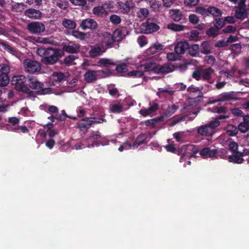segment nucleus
Instances as JSON below:
<instances>
[{"label": "nucleus", "mask_w": 249, "mask_h": 249, "mask_svg": "<svg viewBox=\"0 0 249 249\" xmlns=\"http://www.w3.org/2000/svg\"><path fill=\"white\" fill-rule=\"evenodd\" d=\"M29 87L33 89L37 90V95H45L51 93L52 89L51 88H44L43 83L39 82L36 77L29 76L28 80Z\"/></svg>", "instance_id": "1"}, {"label": "nucleus", "mask_w": 249, "mask_h": 249, "mask_svg": "<svg viewBox=\"0 0 249 249\" xmlns=\"http://www.w3.org/2000/svg\"><path fill=\"white\" fill-rule=\"evenodd\" d=\"M141 29L146 34H152L160 29V26L156 23L152 22L150 19L147 20L145 22L142 23Z\"/></svg>", "instance_id": "7"}, {"label": "nucleus", "mask_w": 249, "mask_h": 249, "mask_svg": "<svg viewBox=\"0 0 249 249\" xmlns=\"http://www.w3.org/2000/svg\"><path fill=\"white\" fill-rule=\"evenodd\" d=\"M192 76L196 80L198 81L202 77V70L200 69H196L193 72Z\"/></svg>", "instance_id": "54"}, {"label": "nucleus", "mask_w": 249, "mask_h": 249, "mask_svg": "<svg viewBox=\"0 0 249 249\" xmlns=\"http://www.w3.org/2000/svg\"><path fill=\"white\" fill-rule=\"evenodd\" d=\"M26 78L22 75H15L12 78L13 84L15 85L16 90L22 92L27 86L25 84Z\"/></svg>", "instance_id": "6"}, {"label": "nucleus", "mask_w": 249, "mask_h": 249, "mask_svg": "<svg viewBox=\"0 0 249 249\" xmlns=\"http://www.w3.org/2000/svg\"><path fill=\"white\" fill-rule=\"evenodd\" d=\"M118 4L119 10L123 14L129 13L134 5L131 0H126L125 2L119 1Z\"/></svg>", "instance_id": "15"}, {"label": "nucleus", "mask_w": 249, "mask_h": 249, "mask_svg": "<svg viewBox=\"0 0 249 249\" xmlns=\"http://www.w3.org/2000/svg\"><path fill=\"white\" fill-rule=\"evenodd\" d=\"M187 90L189 93V98L190 99H194L195 102H201L199 99L196 100L197 98L203 96V93L199 88L192 85L187 88Z\"/></svg>", "instance_id": "8"}, {"label": "nucleus", "mask_w": 249, "mask_h": 249, "mask_svg": "<svg viewBox=\"0 0 249 249\" xmlns=\"http://www.w3.org/2000/svg\"><path fill=\"white\" fill-rule=\"evenodd\" d=\"M98 63L100 66L102 67H108L110 66L116 65V63L111 59L107 58H101L98 61Z\"/></svg>", "instance_id": "34"}, {"label": "nucleus", "mask_w": 249, "mask_h": 249, "mask_svg": "<svg viewBox=\"0 0 249 249\" xmlns=\"http://www.w3.org/2000/svg\"><path fill=\"white\" fill-rule=\"evenodd\" d=\"M110 111L114 113H120L123 111V107L119 104H114L110 107Z\"/></svg>", "instance_id": "46"}, {"label": "nucleus", "mask_w": 249, "mask_h": 249, "mask_svg": "<svg viewBox=\"0 0 249 249\" xmlns=\"http://www.w3.org/2000/svg\"><path fill=\"white\" fill-rule=\"evenodd\" d=\"M53 76L56 82H61L65 78V75L62 72H54Z\"/></svg>", "instance_id": "50"}, {"label": "nucleus", "mask_w": 249, "mask_h": 249, "mask_svg": "<svg viewBox=\"0 0 249 249\" xmlns=\"http://www.w3.org/2000/svg\"><path fill=\"white\" fill-rule=\"evenodd\" d=\"M234 17L238 19L241 20L248 18V12L245 7L242 5V3H239V6L235 10Z\"/></svg>", "instance_id": "14"}, {"label": "nucleus", "mask_w": 249, "mask_h": 249, "mask_svg": "<svg viewBox=\"0 0 249 249\" xmlns=\"http://www.w3.org/2000/svg\"><path fill=\"white\" fill-rule=\"evenodd\" d=\"M23 65L25 70L30 73L38 72L41 70L39 63L31 59H26L24 61Z\"/></svg>", "instance_id": "4"}, {"label": "nucleus", "mask_w": 249, "mask_h": 249, "mask_svg": "<svg viewBox=\"0 0 249 249\" xmlns=\"http://www.w3.org/2000/svg\"><path fill=\"white\" fill-rule=\"evenodd\" d=\"M179 108V106L177 104H173L171 106H168L165 110L164 113L167 117L171 116Z\"/></svg>", "instance_id": "35"}, {"label": "nucleus", "mask_w": 249, "mask_h": 249, "mask_svg": "<svg viewBox=\"0 0 249 249\" xmlns=\"http://www.w3.org/2000/svg\"><path fill=\"white\" fill-rule=\"evenodd\" d=\"M238 128L242 133L247 132L249 131V124H247L242 122L239 124Z\"/></svg>", "instance_id": "53"}, {"label": "nucleus", "mask_w": 249, "mask_h": 249, "mask_svg": "<svg viewBox=\"0 0 249 249\" xmlns=\"http://www.w3.org/2000/svg\"><path fill=\"white\" fill-rule=\"evenodd\" d=\"M115 70L118 73H124L127 71V65L124 63L118 65L116 67Z\"/></svg>", "instance_id": "48"}, {"label": "nucleus", "mask_w": 249, "mask_h": 249, "mask_svg": "<svg viewBox=\"0 0 249 249\" xmlns=\"http://www.w3.org/2000/svg\"><path fill=\"white\" fill-rule=\"evenodd\" d=\"M175 66L170 63H164L162 65H158L156 74H166L173 72L175 70Z\"/></svg>", "instance_id": "12"}, {"label": "nucleus", "mask_w": 249, "mask_h": 249, "mask_svg": "<svg viewBox=\"0 0 249 249\" xmlns=\"http://www.w3.org/2000/svg\"><path fill=\"white\" fill-rule=\"evenodd\" d=\"M208 8H206L203 6H197L196 8L195 12L198 14L206 17H208Z\"/></svg>", "instance_id": "45"}, {"label": "nucleus", "mask_w": 249, "mask_h": 249, "mask_svg": "<svg viewBox=\"0 0 249 249\" xmlns=\"http://www.w3.org/2000/svg\"><path fill=\"white\" fill-rule=\"evenodd\" d=\"M236 28L235 26L231 25H228L224 28L222 32L224 33H233L235 32Z\"/></svg>", "instance_id": "64"}, {"label": "nucleus", "mask_w": 249, "mask_h": 249, "mask_svg": "<svg viewBox=\"0 0 249 249\" xmlns=\"http://www.w3.org/2000/svg\"><path fill=\"white\" fill-rule=\"evenodd\" d=\"M137 16L140 18H145L147 17L149 12L147 9L145 8H142L140 9L138 12H137Z\"/></svg>", "instance_id": "47"}, {"label": "nucleus", "mask_w": 249, "mask_h": 249, "mask_svg": "<svg viewBox=\"0 0 249 249\" xmlns=\"http://www.w3.org/2000/svg\"><path fill=\"white\" fill-rule=\"evenodd\" d=\"M214 72V70L211 68L205 70H202V77L203 80H210L211 79V74Z\"/></svg>", "instance_id": "38"}, {"label": "nucleus", "mask_w": 249, "mask_h": 249, "mask_svg": "<svg viewBox=\"0 0 249 249\" xmlns=\"http://www.w3.org/2000/svg\"><path fill=\"white\" fill-rule=\"evenodd\" d=\"M76 58V57L74 55H69L64 58V63L67 66H71Z\"/></svg>", "instance_id": "59"}, {"label": "nucleus", "mask_w": 249, "mask_h": 249, "mask_svg": "<svg viewBox=\"0 0 249 249\" xmlns=\"http://www.w3.org/2000/svg\"><path fill=\"white\" fill-rule=\"evenodd\" d=\"M236 100L237 98L234 96V94L233 92L223 93L219 95L218 98V101H220V102Z\"/></svg>", "instance_id": "24"}, {"label": "nucleus", "mask_w": 249, "mask_h": 249, "mask_svg": "<svg viewBox=\"0 0 249 249\" xmlns=\"http://www.w3.org/2000/svg\"><path fill=\"white\" fill-rule=\"evenodd\" d=\"M158 65L155 62L149 61L141 65L138 67V69L142 70L144 71H152L154 73H156V71H157Z\"/></svg>", "instance_id": "19"}, {"label": "nucleus", "mask_w": 249, "mask_h": 249, "mask_svg": "<svg viewBox=\"0 0 249 249\" xmlns=\"http://www.w3.org/2000/svg\"><path fill=\"white\" fill-rule=\"evenodd\" d=\"M227 111V108L225 107H215L213 108V112L218 114H225Z\"/></svg>", "instance_id": "61"}, {"label": "nucleus", "mask_w": 249, "mask_h": 249, "mask_svg": "<svg viewBox=\"0 0 249 249\" xmlns=\"http://www.w3.org/2000/svg\"><path fill=\"white\" fill-rule=\"evenodd\" d=\"M219 125V121L217 120L212 121L205 125L198 127L197 129V133L201 136H212L214 132V129Z\"/></svg>", "instance_id": "2"}, {"label": "nucleus", "mask_w": 249, "mask_h": 249, "mask_svg": "<svg viewBox=\"0 0 249 249\" xmlns=\"http://www.w3.org/2000/svg\"><path fill=\"white\" fill-rule=\"evenodd\" d=\"M9 82V77L8 74L0 73V86L5 87Z\"/></svg>", "instance_id": "43"}, {"label": "nucleus", "mask_w": 249, "mask_h": 249, "mask_svg": "<svg viewBox=\"0 0 249 249\" xmlns=\"http://www.w3.org/2000/svg\"><path fill=\"white\" fill-rule=\"evenodd\" d=\"M97 72L100 73L99 75L101 76V77H106L108 75L107 71L103 70L96 71L89 70L84 75L85 81L88 83H91L96 81L97 80Z\"/></svg>", "instance_id": "3"}, {"label": "nucleus", "mask_w": 249, "mask_h": 249, "mask_svg": "<svg viewBox=\"0 0 249 249\" xmlns=\"http://www.w3.org/2000/svg\"><path fill=\"white\" fill-rule=\"evenodd\" d=\"M92 12L95 15L101 17L108 14L107 11L103 5L94 7L92 9Z\"/></svg>", "instance_id": "30"}, {"label": "nucleus", "mask_w": 249, "mask_h": 249, "mask_svg": "<svg viewBox=\"0 0 249 249\" xmlns=\"http://www.w3.org/2000/svg\"><path fill=\"white\" fill-rule=\"evenodd\" d=\"M127 74L129 77H141L143 76L144 73L142 70L138 68L136 70L128 72Z\"/></svg>", "instance_id": "40"}, {"label": "nucleus", "mask_w": 249, "mask_h": 249, "mask_svg": "<svg viewBox=\"0 0 249 249\" xmlns=\"http://www.w3.org/2000/svg\"><path fill=\"white\" fill-rule=\"evenodd\" d=\"M159 108V105L158 103H154L150 107L146 108H142L140 110L139 113L143 117L147 116H151L154 114Z\"/></svg>", "instance_id": "16"}, {"label": "nucleus", "mask_w": 249, "mask_h": 249, "mask_svg": "<svg viewBox=\"0 0 249 249\" xmlns=\"http://www.w3.org/2000/svg\"><path fill=\"white\" fill-rule=\"evenodd\" d=\"M91 122L90 117H85L77 123V127L83 133L86 134L92 126Z\"/></svg>", "instance_id": "10"}, {"label": "nucleus", "mask_w": 249, "mask_h": 249, "mask_svg": "<svg viewBox=\"0 0 249 249\" xmlns=\"http://www.w3.org/2000/svg\"><path fill=\"white\" fill-rule=\"evenodd\" d=\"M162 49L163 46L161 44H154L146 50V53L148 54H154Z\"/></svg>", "instance_id": "33"}, {"label": "nucleus", "mask_w": 249, "mask_h": 249, "mask_svg": "<svg viewBox=\"0 0 249 249\" xmlns=\"http://www.w3.org/2000/svg\"><path fill=\"white\" fill-rule=\"evenodd\" d=\"M80 26L84 30L87 29L93 30L97 28L98 24L93 19L88 18L82 20Z\"/></svg>", "instance_id": "11"}, {"label": "nucleus", "mask_w": 249, "mask_h": 249, "mask_svg": "<svg viewBox=\"0 0 249 249\" xmlns=\"http://www.w3.org/2000/svg\"><path fill=\"white\" fill-rule=\"evenodd\" d=\"M199 52L204 54H209L212 53L211 47L209 42L204 41L199 47Z\"/></svg>", "instance_id": "29"}, {"label": "nucleus", "mask_w": 249, "mask_h": 249, "mask_svg": "<svg viewBox=\"0 0 249 249\" xmlns=\"http://www.w3.org/2000/svg\"><path fill=\"white\" fill-rule=\"evenodd\" d=\"M188 48V43L186 41H180L178 42L175 47V52L179 54H182L185 53V51Z\"/></svg>", "instance_id": "20"}, {"label": "nucleus", "mask_w": 249, "mask_h": 249, "mask_svg": "<svg viewBox=\"0 0 249 249\" xmlns=\"http://www.w3.org/2000/svg\"><path fill=\"white\" fill-rule=\"evenodd\" d=\"M150 6L153 11L157 12L160 10L161 7V3H159L156 0L150 1Z\"/></svg>", "instance_id": "55"}, {"label": "nucleus", "mask_w": 249, "mask_h": 249, "mask_svg": "<svg viewBox=\"0 0 249 249\" xmlns=\"http://www.w3.org/2000/svg\"><path fill=\"white\" fill-rule=\"evenodd\" d=\"M72 35L75 37L79 38L81 40L84 39L86 36L85 33L76 30L73 31L72 32Z\"/></svg>", "instance_id": "52"}, {"label": "nucleus", "mask_w": 249, "mask_h": 249, "mask_svg": "<svg viewBox=\"0 0 249 249\" xmlns=\"http://www.w3.org/2000/svg\"><path fill=\"white\" fill-rule=\"evenodd\" d=\"M27 29L30 33L36 35L44 32L45 27L41 22L33 21L27 24Z\"/></svg>", "instance_id": "5"}, {"label": "nucleus", "mask_w": 249, "mask_h": 249, "mask_svg": "<svg viewBox=\"0 0 249 249\" xmlns=\"http://www.w3.org/2000/svg\"><path fill=\"white\" fill-rule=\"evenodd\" d=\"M199 2V0H184L185 5L190 8L197 5Z\"/></svg>", "instance_id": "56"}, {"label": "nucleus", "mask_w": 249, "mask_h": 249, "mask_svg": "<svg viewBox=\"0 0 249 249\" xmlns=\"http://www.w3.org/2000/svg\"><path fill=\"white\" fill-rule=\"evenodd\" d=\"M174 92V90H169L167 89H159L157 94L160 97L164 95V93H168L170 95H173Z\"/></svg>", "instance_id": "60"}, {"label": "nucleus", "mask_w": 249, "mask_h": 249, "mask_svg": "<svg viewBox=\"0 0 249 249\" xmlns=\"http://www.w3.org/2000/svg\"><path fill=\"white\" fill-rule=\"evenodd\" d=\"M37 53L39 54H43V57H49L56 53H60V50L58 49L48 48L47 49H40L37 50Z\"/></svg>", "instance_id": "22"}, {"label": "nucleus", "mask_w": 249, "mask_h": 249, "mask_svg": "<svg viewBox=\"0 0 249 249\" xmlns=\"http://www.w3.org/2000/svg\"><path fill=\"white\" fill-rule=\"evenodd\" d=\"M106 51V49H104L102 46L101 47L95 45L91 48L89 52V54L90 57L94 58L102 55Z\"/></svg>", "instance_id": "21"}, {"label": "nucleus", "mask_w": 249, "mask_h": 249, "mask_svg": "<svg viewBox=\"0 0 249 249\" xmlns=\"http://www.w3.org/2000/svg\"><path fill=\"white\" fill-rule=\"evenodd\" d=\"M59 53H56L49 57H42V62L46 65H53L58 60Z\"/></svg>", "instance_id": "25"}, {"label": "nucleus", "mask_w": 249, "mask_h": 249, "mask_svg": "<svg viewBox=\"0 0 249 249\" xmlns=\"http://www.w3.org/2000/svg\"><path fill=\"white\" fill-rule=\"evenodd\" d=\"M179 57V54L176 53H168L167 54V58L169 61H176L178 59Z\"/></svg>", "instance_id": "63"}, {"label": "nucleus", "mask_w": 249, "mask_h": 249, "mask_svg": "<svg viewBox=\"0 0 249 249\" xmlns=\"http://www.w3.org/2000/svg\"><path fill=\"white\" fill-rule=\"evenodd\" d=\"M186 118V117L185 116H179V117H175L174 118V119L172 120V121L171 122L170 125L171 126H174L175 125H176V124H177L178 123H179L182 121H184Z\"/></svg>", "instance_id": "58"}, {"label": "nucleus", "mask_w": 249, "mask_h": 249, "mask_svg": "<svg viewBox=\"0 0 249 249\" xmlns=\"http://www.w3.org/2000/svg\"><path fill=\"white\" fill-rule=\"evenodd\" d=\"M109 19L114 25H118L121 22V18L116 15H111L109 17Z\"/></svg>", "instance_id": "51"}, {"label": "nucleus", "mask_w": 249, "mask_h": 249, "mask_svg": "<svg viewBox=\"0 0 249 249\" xmlns=\"http://www.w3.org/2000/svg\"><path fill=\"white\" fill-rule=\"evenodd\" d=\"M137 41L140 46L141 47L144 46L148 43L147 37L143 35L139 36L138 38Z\"/></svg>", "instance_id": "57"}, {"label": "nucleus", "mask_w": 249, "mask_h": 249, "mask_svg": "<svg viewBox=\"0 0 249 249\" xmlns=\"http://www.w3.org/2000/svg\"><path fill=\"white\" fill-rule=\"evenodd\" d=\"M167 28L175 32H179L183 31L185 26L179 24L171 23L167 25Z\"/></svg>", "instance_id": "37"}, {"label": "nucleus", "mask_w": 249, "mask_h": 249, "mask_svg": "<svg viewBox=\"0 0 249 249\" xmlns=\"http://www.w3.org/2000/svg\"><path fill=\"white\" fill-rule=\"evenodd\" d=\"M187 50H188L189 54L192 57H196L200 53L199 47L198 45L196 44L191 45L188 44Z\"/></svg>", "instance_id": "28"}, {"label": "nucleus", "mask_w": 249, "mask_h": 249, "mask_svg": "<svg viewBox=\"0 0 249 249\" xmlns=\"http://www.w3.org/2000/svg\"><path fill=\"white\" fill-rule=\"evenodd\" d=\"M62 50L70 53H76L80 52V45L72 42H64L62 44Z\"/></svg>", "instance_id": "9"}, {"label": "nucleus", "mask_w": 249, "mask_h": 249, "mask_svg": "<svg viewBox=\"0 0 249 249\" xmlns=\"http://www.w3.org/2000/svg\"><path fill=\"white\" fill-rule=\"evenodd\" d=\"M105 115V114H102L100 118H97L95 117H90L92 125L95 124H101L104 122L106 123L107 120L104 118Z\"/></svg>", "instance_id": "44"}, {"label": "nucleus", "mask_w": 249, "mask_h": 249, "mask_svg": "<svg viewBox=\"0 0 249 249\" xmlns=\"http://www.w3.org/2000/svg\"><path fill=\"white\" fill-rule=\"evenodd\" d=\"M225 25L224 19L220 18L219 17L216 18L214 19V27L219 30L221 28H223Z\"/></svg>", "instance_id": "42"}, {"label": "nucleus", "mask_w": 249, "mask_h": 249, "mask_svg": "<svg viewBox=\"0 0 249 249\" xmlns=\"http://www.w3.org/2000/svg\"><path fill=\"white\" fill-rule=\"evenodd\" d=\"M174 138L178 142H181L185 138V133L183 131H179L173 134Z\"/></svg>", "instance_id": "49"}, {"label": "nucleus", "mask_w": 249, "mask_h": 249, "mask_svg": "<svg viewBox=\"0 0 249 249\" xmlns=\"http://www.w3.org/2000/svg\"><path fill=\"white\" fill-rule=\"evenodd\" d=\"M111 35L116 42L122 41L124 37L122 31L119 29L115 30Z\"/></svg>", "instance_id": "41"}, {"label": "nucleus", "mask_w": 249, "mask_h": 249, "mask_svg": "<svg viewBox=\"0 0 249 249\" xmlns=\"http://www.w3.org/2000/svg\"><path fill=\"white\" fill-rule=\"evenodd\" d=\"M62 24L65 28L70 30L75 29L76 26V24L74 21L67 18L63 20Z\"/></svg>", "instance_id": "36"}, {"label": "nucleus", "mask_w": 249, "mask_h": 249, "mask_svg": "<svg viewBox=\"0 0 249 249\" xmlns=\"http://www.w3.org/2000/svg\"><path fill=\"white\" fill-rule=\"evenodd\" d=\"M219 34V30L214 27H210L206 32V34L209 37H212L213 38L217 36Z\"/></svg>", "instance_id": "39"}, {"label": "nucleus", "mask_w": 249, "mask_h": 249, "mask_svg": "<svg viewBox=\"0 0 249 249\" xmlns=\"http://www.w3.org/2000/svg\"><path fill=\"white\" fill-rule=\"evenodd\" d=\"M147 138V136L146 134L142 133L139 135L133 145L134 148L137 147L138 146L142 145L144 143H146V140Z\"/></svg>", "instance_id": "27"}, {"label": "nucleus", "mask_w": 249, "mask_h": 249, "mask_svg": "<svg viewBox=\"0 0 249 249\" xmlns=\"http://www.w3.org/2000/svg\"><path fill=\"white\" fill-rule=\"evenodd\" d=\"M103 36L104 38L102 42V46L103 47L104 45H105L107 48H112L114 43L116 41L115 40L111 34L109 33L106 32Z\"/></svg>", "instance_id": "18"}, {"label": "nucleus", "mask_w": 249, "mask_h": 249, "mask_svg": "<svg viewBox=\"0 0 249 249\" xmlns=\"http://www.w3.org/2000/svg\"><path fill=\"white\" fill-rule=\"evenodd\" d=\"M188 19L189 22L193 24H196L199 21V18L195 14L190 15Z\"/></svg>", "instance_id": "62"}, {"label": "nucleus", "mask_w": 249, "mask_h": 249, "mask_svg": "<svg viewBox=\"0 0 249 249\" xmlns=\"http://www.w3.org/2000/svg\"><path fill=\"white\" fill-rule=\"evenodd\" d=\"M172 18L175 21H180L182 18V14L178 9H172L169 12Z\"/></svg>", "instance_id": "32"}, {"label": "nucleus", "mask_w": 249, "mask_h": 249, "mask_svg": "<svg viewBox=\"0 0 249 249\" xmlns=\"http://www.w3.org/2000/svg\"><path fill=\"white\" fill-rule=\"evenodd\" d=\"M242 157H243V154L241 152L233 153L232 155L229 157V161L231 162L241 164L244 160V159L241 158Z\"/></svg>", "instance_id": "23"}, {"label": "nucleus", "mask_w": 249, "mask_h": 249, "mask_svg": "<svg viewBox=\"0 0 249 249\" xmlns=\"http://www.w3.org/2000/svg\"><path fill=\"white\" fill-rule=\"evenodd\" d=\"M92 134L89 137L88 140H93L91 144L92 146H94V145L99 146L100 143L99 141L96 140L99 139L101 137L100 133L99 131H96L95 133L94 131H92Z\"/></svg>", "instance_id": "31"}, {"label": "nucleus", "mask_w": 249, "mask_h": 249, "mask_svg": "<svg viewBox=\"0 0 249 249\" xmlns=\"http://www.w3.org/2000/svg\"><path fill=\"white\" fill-rule=\"evenodd\" d=\"M208 17L210 15L213 18H216L221 17L222 13L221 10L217 7L214 6H209L208 7Z\"/></svg>", "instance_id": "26"}, {"label": "nucleus", "mask_w": 249, "mask_h": 249, "mask_svg": "<svg viewBox=\"0 0 249 249\" xmlns=\"http://www.w3.org/2000/svg\"><path fill=\"white\" fill-rule=\"evenodd\" d=\"M217 149H211L209 147H204L199 151V154L204 158H217Z\"/></svg>", "instance_id": "13"}, {"label": "nucleus", "mask_w": 249, "mask_h": 249, "mask_svg": "<svg viewBox=\"0 0 249 249\" xmlns=\"http://www.w3.org/2000/svg\"><path fill=\"white\" fill-rule=\"evenodd\" d=\"M24 15L30 18L38 19L41 18L42 13L38 10L29 8L24 11Z\"/></svg>", "instance_id": "17"}]
</instances>
